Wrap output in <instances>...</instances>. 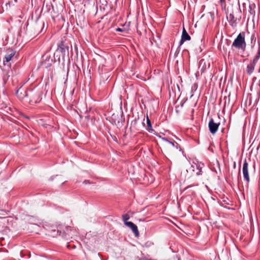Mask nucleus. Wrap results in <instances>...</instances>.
Listing matches in <instances>:
<instances>
[{"instance_id":"1","label":"nucleus","mask_w":260,"mask_h":260,"mask_svg":"<svg viewBox=\"0 0 260 260\" xmlns=\"http://www.w3.org/2000/svg\"><path fill=\"white\" fill-rule=\"evenodd\" d=\"M246 42L245 41V32H240L235 38L232 44V48L245 51L246 48Z\"/></svg>"},{"instance_id":"2","label":"nucleus","mask_w":260,"mask_h":260,"mask_svg":"<svg viewBox=\"0 0 260 260\" xmlns=\"http://www.w3.org/2000/svg\"><path fill=\"white\" fill-rule=\"evenodd\" d=\"M57 232L59 233V235L60 236L66 239H68L75 235V231L71 226H66L62 231L58 230Z\"/></svg>"},{"instance_id":"3","label":"nucleus","mask_w":260,"mask_h":260,"mask_svg":"<svg viewBox=\"0 0 260 260\" xmlns=\"http://www.w3.org/2000/svg\"><path fill=\"white\" fill-rule=\"evenodd\" d=\"M219 125V122L216 123L212 118L210 119L208 123L210 132L212 134H215L218 129Z\"/></svg>"},{"instance_id":"4","label":"nucleus","mask_w":260,"mask_h":260,"mask_svg":"<svg viewBox=\"0 0 260 260\" xmlns=\"http://www.w3.org/2000/svg\"><path fill=\"white\" fill-rule=\"evenodd\" d=\"M69 46L65 45L63 41H60L58 44L57 51L60 52L62 54V56L64 57L65 56L66 52H67L68 54L69 53Z\"/></svg>"},{"instance_id":"5","label":"nucleus","mask_w":260,"mask_h":260,"mask_svg":"<svg viewBox=\"0 0 260 260\" xmlns=\"http://www.w3.org/2000/svg\"><path fill=\"white\" fill-rule=\"evenodd\" d=\"M248 164L246 159H245L242 168V173L244 177V179L248 183L250 181V178L249 176V173L248 171Z\"/></svg>"},{"instance_id":"6","label":"nucleus","mask_w":260,"mask_h":260,"mask_svg":"<svg viewBox=\"0 0 260 260\" xmlns=\"http://www.w3.org/2000/svg\"><path fill=\"white\" fill-rule=\"evenodd\" d=\"M257 61V60H255V59L253 58L252 60H251L250 63L247 64L246 70L248 75H250L253 72L255 66Z\"/></svg>"},{"instance_id":"7","label":"nucleus","mask_w":260,"mask_h":260,"mask_svg":"<svg viewBox=\"0 0 260 260\" xmlns=\"http://www.w3.org/2000/svg\"><path fill=\"white\" fill-rule=\"evenodd\" d=\"M124 224L131 228L133 232L134 233L136 237H138L139 235V232L137 228V226L131 221L125 222Z\"/></svg>"},{"instance_id":"8","label":"nucleus","mask_w":260,"mask_h":260,"mask_svg":"<svg viewBox=\"0 0 260 260\" xmlns=\"http://www.w3.org/2000/svg\"><path fill=\"white\" fill-rule=\"evenodd\" d=\"M191 39L190 36L187 32L186 30L183 27L181 35V40L179 42V47L181 46L185 41H189Z\"/></svg>"},{"instance_id":"9","label":"nucleus","mask_w":260,"mask_h":260,"mask_svg":"<svg viewBox=\"0 0 260 260\" xmlns=\"http://www.w3.org/2000/svg\"><path fill=\"white\" fill-rule=\"evenodd\" d=\"M227 19L229 21L230 25L233 27L235 28L237 25V22L236 19H235V16L233 14L231 13L229 16H227Z\"/></svg>"},{"instance_id":"10","label":"nucleus","mask_w":260,"mask_h":260,"mask_svg":"<svg viewBox=\"0 0 260 260\" xmlns=\"http://www.w3.org/2000/svg\"><path fill=\"white\" fill-rule=\"evenodd\" d=\"M15 54V51H13V50H9L8 53H7V54L5 55V56L4 57V59L3 60L4 64H6V62H8L9 61H10L11 60L12 57L14 56Z\"/></svg>"},{"instance_id":"11","label":"nucleus","mask_w":260,"mask_h":260,"mask_svg":"<svg viewBox=\"0 0 260 260\" xmlns=\"http://www.w3.org/2000/svg\"><path fill=\"white\" fill-rule=\"evenodd\" d=\"M16 94L20 100L23 99L25 97L28 95L26 90H24L23 92L21 91V87L17 90Z\"/></svg>"},{"instance_id":"12","label":"nucleus","mask_w":260,"mask_h":260,"mask_svg":"<svg viewBox=\"0 0 260 260\" xmlns=\"http://www.w3.org/2000/svg\"><path fill=\"white\" fill-rule=\"evenodd\" d=\"M146 121H147V126H146V129L147 131H148L149 132L152 133L153 131V129L152 127L151 121L149 119L148 115H147Z\"/></svg>"},{"instance_id":"13","label":"nucleus","mask_w":260,"mask_h":260,"mask_svg":"<svg viewBox=\"0 0 260 260\" xmlns=\"http://www.w3.org/2000/svg\"><path fill=\"white\" fill-rule=\"evenodd\" d=\"M255 7H256V6H255V5L254 3H250V4H249L248 12H249V13H250V15H253V16L255 15Z\"/></svg>"},{"instance_id":"14","label":"nucleus","mask_w":260,"mask_h":260,"mask_svg":"<svg viewBox=\"0 0 260 260\" xmlns=\"http://www.w3.org/2000/svg\"><path fill=\"white\" fill-rule=\"evenodd\" d=\"M250 42L251 44V48H253L256 42V36L254 32L252 33L250 36Z\"/></svg>"},{"instance_id":"15","label":"nucleus","mask_w":260,"mask_h":260,"mask_svg":"<svg viewBox=\"0 0 260 260\" xmlns=\"http://www.w3.org/2000/svg\"><path fill=\"white\" fill-rule=\"evenodd\" d=\"M36 96L37 98L36 99H32L30 101V103H39L41 99H40V93H37L36 94Z\"/></svg>"},{"instance_id":"16","label":"nucleus","mask_w":260,"mask_h":260,"mask_svg":"<svg viewBox=\"0 0 260 260\" xmlns=\"http://www.w3.org/2000/svg\"><path fill=\"white\" fill-rule=\"evenodd\" d=\"M202 166H203V164H200L197 165V169L199 170V172L196 173L197 175H200L201 174V172H202Z\"/></svg>"},{"instance_id":"17","label":"nucleus","mask_w":260,"mask_h":260,"mask_svg":"<svg viewBox=\"0 0 260 260\" xmlns=\"http://www.w3.org/2000/svg\"><path fill=\"white\" fill-rule=\"evenodd\" d=\"M255 60H258L260 58V46H258L257 52L255 56L253 58Z\"/></svg>"},{"instance_id":"18","label":"nucleus","mask_w":260,"mask_h":260,"mask_svg":"<svg viewBox=\"0 0 260 260\" xmlns=\"http://www.w3.org/2000/svg\"><path fill=\"white\" fill-rule=\"evenodd\" d=\"M122 219L124 223L127 222V220L129 219V216L127 214H125L122 215Z\"/></svg>"},{"instance_id":"19","label":"nucleus","mask_w":260,"mask_h":260,"mask_svg":"<svg viewBox=\"0 0 260 260\" xmlns=\"http://www.w3.org/2000/svg\"><path fill=\"white\" fill-rule=\"evenodd\" d=\"M169 143L171 144L173 146L175 147L177 149H178V147L179 145L175 141H170Z\"/></svg>"},{"instance_id":"20","label":"nucleus","mask_w":260,"mask_h":260,"mask_svg":"<svg viewBox=\"0 0 260 260\" xmlns=\"http://www.w3.org/2000/svg\"><path fill=\"white\" fill-rule=\"evenodd\" d=\"M116 31H119V32H123V31H124V30L123 29L121 28L118 27L116 29Z\"/></svg>"},{"instance_id":"21","label":"nucleus","mask_w":260,"mask_h":260,"mask_svg":"<svg viewBox=\"0 0 260 260\" xmlns=\"http://www.w3.org/2000/svg\"><path fill=\"white\" fill-rule=\"evenodd\" d=\"M161 139L166 142H169L170 141L166 138H161Z\"/></svg>"},{"instance_id":"22","label":"nucleus","mask_w":260,"mask_h":260,"mask_svg":"<svg viewBox=\"0 0 260 260\" xmlns=\"http://www.w3.org/2000/svg\"><path fill=\"white\" fill-rule=\"evenodd\" d=\"M83 183L87 184V183H89V182L88 180H84V182H83Z\"/></svg>"},{"instance_id":"23","label":"nucleus","mask_w":260,"mask_h":260,"mask_svg":"<svg viewBox=\"0 0 260 260\" xmlns=\"http://www.w3.org/2000/svg\"><path fill=\"white\" fill-rule=\"evenodd\" d=\"M258 46H260V37L258 39Z\"/></svg>"},{"instance_id":"24","label":"nucleus","mask_w":260,"mask_h":260,"mask_svg":"<svg viewBox=\"0 0 260 260\" xmlns=\"http://www.w3.org/2000/svg\"><path fill=\"white\" fill-rule=\"evenodd\" d=\"M220 2L221 4H223V3H225V0H220Z\"/></svg>"},{"instance_id":"25","label":"nucleus","mask_w":260,"mask_h":260,"mask_svg":"<svg viewBox=\"0 0 260 260\" xmlns=\"http://www.w3.org/2000/svg\"><path fill=\"white\" fill-rule=\"evenodd\" d=\"M51 65V62L48 63L47 66H45L46 68L50 67Z\"/></svg>"},{"instance_id":"26","label":"nucleus","mask_w":260,"mask_h":260,"mask_svg":"<svg viewBox=\"0 0 260 260\" xmlns=\"http://www.w3.org/2000/svg\"><path fill=\"white\" fill-rule=\"evenodd\" d=\"M179 50H178V48L177 49V50L176 51V52H175V54H176L177 53L178 54L179 53Z\"/></svg>"},{"instance_id":"27","label":"nucleus","mask_w":260,"mask_h":260,"mask_svg":"<svg viewBox=\"0 0 260 260\" xmlns=\"http://www.w3.org/2000/svg\"><path fill=\"white\" fill-rule=\"evenodd\" d=\"M255 164L253 165V168H254V170H255Z\"/></svg>"}]
</instances>
